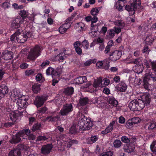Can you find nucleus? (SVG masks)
Returning a JSON list of instances; mask_svg holds the SVG:
<instances>
[{
	"label": "nucleus",
	"mask_w": 156,
	"mask_h": 156,
	"mask_svg": "<svg viewBox=\"0 0 156 156\" xmlns=\"http://www.w3.org/2000/svg\"><path fill=\"white\" fill-rule=\"evenodd\" d=\"M8 92V90L7 86L4 84L0 85V98H3Z\"/></svg>",
	"instance_id": "16"
},
{
	"label": "nucleus",
	"mask_w": 156,
	"mask_h": 156,
	"mask_svg": "<svg viewBox=\"0 0 156 156\" xmlns=\"http://www.w3.org/2000/svg\"><path fill=\"white\" fill-rule=\"evenodd\" d=\"M103 77H100L97 80H95L93 83V86L96 88L98 87L100 85V84L101 83Z\"/></svg>",
	"instance_id": "35"
},
{
	"label": "nucleus",
	"mask_w": 156,
	"mask_h": 156,
	"mask_svg": "<svg viewBox=\"0 0 156 156\" xmlns=\"http://www.w3.org/2000/svg\"><path fill=\"white\" fill-rule=\"evenodd\" d=\"M47 97L45 95L37 96L36 97L34 103L37 108L41 106L47 100Z\"/></svg>",
	"instance_id": "6"
},
{
	"label": "nucleus",
	"mask_w": 156,
	"mask_h": 156,
	"mask_svg": "<svg viewBox=\"0 0 156 156\" xmlns=\"http://www.w3.org/2000/svg\"><path fill=\"white\" fill-rule=\"evenodd\" d=\"M143 99L142 101H144L145 103V105H148L150 104V99L148 93H146L144 94L142 96L141 98Z\"/></svg>",
	"instance_id": "24"
},
{
	"label": "nucleus",
	"mask_w": 156,
	"mask_h": 156,
	"mask_svg": "<svg viewBox=\"0 0 156 156\" xmlns=\"http://www.w3.org/2000/svg\"><path fill=\"white\" fill-rule=\"evenodd\" d=\"M98 137L96 136H94L89 138L87 140V143L88 144H92L96 142L98 140Z\"/></svg>",
	"instance_id": "33"
},
{
	"label": "nucleus",
	"mask_w": 156,
	"mask_h": 156,
	"mask_svg": "<svg viewBox=\"0 0 156 156\" xmlns=\"http://www.w3.org/2000/svg\"><path fill=\"white\" fill-rule=\"evenodd\" d=\"M76 26V29L78 31L84 30L85 29V24L82 22L77 23Z\"/></svg>",
	"instance_id": "32"
},
{
	"label": "nucleus",
	"mask_w": 156,
	"mask_h": 156,
	"mask_svg": "<svg viewBox=\"0 0 156 156\" xmlns=\"http://www.w3.org/2000/svg\"><path fill=\"white\" fill-rule=\"evenodd\" d=\"M103 81H104V83L103 84L102 83H101V84L100 85L101 87H103L108 86L110 83V80L107 78L104 79L103 80Z\"/></svg>",
	"instance_id": "42"
},
{
	"label": "nucleus",
	"mask_w": 156,
	"mask_h": 156,
	"mask_svg": "<svg viewBox=\"0 0 156 156\" xmlns=\"http://www.w3.org/2000/svg\"><path fill=\"white\" fill-rule=\"evenodd\" d=\"M141 61L140 59V58H137L133 60L132 61L130 62L132 63H134L135 64H136V65H142V64L141 62H140V61Z\"/></svg>",
	"instance_id": "51"
},
{
	"label": "nucleus",
	"mask_w": 156,
	"mask_h": 156,
	"mask_svg": "<svg viewBox=\"0 0 156 156\" xmlns=\"http://www.w3.org/2000/svg\"><path fill=\"white\" fill-rule=\"evenodd\" d=\"M46 73L47 75H51L52 78H54L55 74H57V73H55V72L54 69L51 67H48L46 70Z\"/></svg>",
	"instance_id": "34"
},
{
	"label": "nucleus",
	"mask_w": 156,
	"mask_h": 156,
	"mask_svg": "<svg viewBox=\"0 0 156 156\" xmlns=\"http://www.w3.org/2000/svg\"><path fill=\"white\" fill-rule=\"evenodd\" d=\"M150 148L151 151L156 154V140L152 143L150 146Z\"/></svg>",
	"instance_id": "40"
},
{
	"label": "nucleus",
	"mask_w": 156,
	"mask_h": 156,
	"mask_svg": "<svg viewBox=\"0 0 156 156\" xmlns=\"http://www.w3.org/2000/svg\"><path fill=\"white\" fill-rule=\"evenodd\" d=\"M115 32L113 29H111L109 31V37L110 38H112L115 36Z\"/></svg>",
	"instance_id": "57"
},
{
	"label": "nucleus",
	"mask_w": 156,
	"mask_h": 156,
	"mask_svg": "<svg viewBox=\"0 0 156 156\" xmlns=\"http://www.w3.org/2000/svg\"><path fill=\"white\" fill-rule=\"evenodd\" d=\"M66 58V56H64V54L60 53L56 56H55L54 60L56 61H58L60 62H62Z\"/></svg>",
	"instance_id": "22"
},
{
	"label": "nucleus",
	"mask_w": 156,
	"mask_h": 156,
	"mask_svg": "<svg viewBox=\"0 0 156 156\" xmlns=\"http://www.w3.org/2000/svg\"><path fill=\"white\" fill-rule=\"evenodd\" d=\"M74 92L73 88L72 87H68L65 88L64 93L67 95H69L72 94Z\"/></svg>",
	"instance_id": "37"
},
{
	"label": "nucleus",
	"mask_w": 156,
	"mask_h": 156,
	"mask_svg": "<svg viewBox=\"0 0 156 156\" xmlns=\"http://www.w3.org/2000/svg\"><path fill=\"white\" fill-rule=\"evenodd\" d=\"M41 48L39 45H36L31 48L27 57L30 60H34L40 55Z\"/></svg>",
	"instance_id": "4"
},
{
	"label": "nucleus",
	"mask_w": 156,
	"mask_h": 156,
	"mask_svg": "<svg viewBox=\"0 0 156 156\" xmlns=\"http://www.w3.org/2000/svg\"><path fill=\"white\" fill-rule=\"evenodd\" d=\"M88 101L87 98H81L80 99V103L81 105H86Z\"/></svg>",
	"instance_id": "41"
},
{
	"label": "nucleus",
	"mask_w": 156,
	"mask_h": 156,
	"mask_svg": "<svg viewBox=\"0 0 156 156\" xmlns=\"http://www.w3.org/2000/svg\"><path fill=\"white\" fill-rule=\"evenodd\" d=\"M16 103L18 105V108H25L27 107L28 103L27 99L24 96L17 100Z\"/></svg>",
	"instance_id": "7"
},
{
	"label": "nucleus",
	"mask_w": 156,
	"mask_h": 156,
	"mask_svg": "<svg viewBox=\"0 0 156 156\" xmlns=\"http://www.w3.org/2000/svg\"><path fill=\"white\" fill-rule=\"evenodd\" d=\"M73 110V107L71 104H66L64 105L60 111L62 115H66Z\"/></svg>",
	"instance_id": "5"
},
{
	"label": "nucleus",
	"mask_w": 156,
	"mask_h": 156,
	"mask_svg": "<svg viewBox=\"0 0 156 156\" xmlns=\"http://www.w3.org/2000/svg\"><path fill=\"white\" fill-rule=\"evenodd\" d=\"M91 31H93L94 30L98 31V27L96 25H94L93 23L91 24V27L90 28Z\"/></svg>",
	"instance_id": "64"
},
{
	"label": "nucleus",
	"mask_w": 156,
	"mask_h": 156,
	"mask_svg": "<svg viewBox=\"0 0 156 156\" xmlns=\"http://www.w3.org/2000/svg\"><path fill=\"white\" fill-rule=\"evenodd\" d=\"M113 144L115 147L119 148L121 146L122 143L120 140H116L114 142Z\"/></svg>",
	"instance_id": "45"
},
{
	"label": "nucleus",
	"mask_w": 156,
	"mask_h": 156,
	"mask_svg": "<svg viewBox=\"0 0 156 156\" xmlns=\"http://www.w3.org/2000/svg\"><path fill=\"white\" fill-rule=\"evenodd\" d=\"M48 139V138L44 136H40L38 137L37 140V141H44Z\"/></svg>",
	"instance_id": "58"
},
{
	"label": "nucleus",
	"mask_w": 156,
	"mask_h": 156,
	"mask_svg": "<svg viewBox=\"0 0 156 156\" xmlns=\"http://www.w3.org/2000/svg\"><path fill=\"white\" fill-rule=\"evenodd\" d=\"M122 141L125 143H128L129 142V140L128 138L126 136H122L121 138Z\"/></svg>",
	"instance_id": "61"
},
{
	"label": "nucleus",
	"mask_w": 156,
	"mask_h": 156,
	"mask_svg": "<svg viewBox=\"0 0 156 156\" xmlns=\"http://www.w3.org/2000/svg\"><path fill=\"white\" fill-rule=\"evenodd\" d=\"M47 110V108L46 107H43L37 111V112L40 115H41L45 112Z\"/></svg>",
	"instance_id": "52"
},
{
	"label": "nucleus",
	"mask_w": 156,
	"mask_h": 156,
	"mask_svg": "<svg viewBox=\"0 0 156 156\" xmlns=\"http://www.w3.org/2000/svg\"><path fill=\"white\" fill-rule=\"evenodd\" d=\"M19 14L20 16L22 17V20L24 21L28 22L27 19L29 20H31L32 18L27 16L28 15V13L27 11L24 10H21L20 11Z\"/></svg>",
	"instance_id": "19"
},
{
	"label": "nucleus",
	"mask_w": 156,
	"mask_h": 156,
	"mask_svg": "<svg viewBox=\"0 0 156 156\" xmlns=\"http://www.w3.org/2000/svg\"><path fill=\"white\" fill-rule=\"evenodd\" d=\"M116 122V121L115 120L112 121L106 128L101 132V133L103 134H106L111 132L113 129V126Z\"/></svg>",
	"instance_id": "14"
},
{
	"label": "nucleus",
	"mask_w": 156,
	"mask_h": 156,
	"mask_svg": "<svg viewBox=\"0 0 156 156\" xmlns=\"http://www.w3.org/2000/svg\"><path fill=\"white\" fill-rule=\"evenodd\" d=\"M122 4H120L119 2H117L115 5L116 8L119 11L122 10V7L121 5Z\"/></svg>",
	"instance_id": "56"
},
{
	"label": "nucleus",
	"mask_w": 156,
	"mask_h": 156,
	"mask_svg": "<svg viewBox=\"0 0 156 156\" xmlns=\"http://www.w3.org/2000/svg\"><path fill=\"white\" fill-rule=\"evenodd\" d=\"M82 45L83 48L86 49L88 48L89 45L88 41L86 40H84L82 43Z\"/></svg>",
	"instance_id": "49"
},
{
	"label": "nucleus",
	"mask_w": 156,
	"mask_h": 156,
	"mask_svg": "<svg viewBox=\"0 0 156 156\" xmlns=\"http://www.w3.org/2000/svg\"><path fill=\"white\" fill-rule=\"evenodd\" d=\"M121 55V52L118 51H115L110 55V57L112 60L116 61L120 58Z\"/></svg>",
	"instance_id": "17"
},
{
	"label": "nucleus",
	"mask_w": 156,
	"mask_h": 156,
	"mask_svg": "<svg viewBox=\"0 0 156 156\" xmlns=\"http://www.w3.org/2000/svg\"><path fill=\"white\" fill-rule=\"evenodd\" d=\"M41 126V125L40 123H36L33 126L32 130L34 131L37 130H39Z\"/></svg>",
	"instance_id": "43"
},
{
	"label": "nucleus",
	"mask_w": 156,
	"mask_h": 156,
	"mask_svg": "<svg viewBox=\"0 0 156 156\" xmlns=\"http://www.w3.org/2000/svg\"><path fill=\"white\" fill-rule=\"evenodd\" d=\"M143 62L144 65L146 66L147 68H150V64L151 63L150 61H147L146 59H145Z\"/></svg>",
	"instance_id": "62"
},
{
	"label": "nucleus",
	"mask_w": 156,
	"mask_h": 156,
	"mask_svg": "<svg viewBox=\"0 0 156 156\" xmlns=\"http://www.w3.org/2000/svg\"><path fill=\"white\" fill-rule=\"evenodd\" d=\"M57 119V118L56 116L54 117H48L44 120V121H48L49 122H55Z\"/></svg>",
	"instance_id": "46"
},
{
	"label": "nucleus",
	"mask_w": 156,
	"mask_h": 156,
	"mask_svg": "<svg viewBox=\"0 0 156 156\" xmlns=\"http://www.w3.org/2000/svg\"><path fill=\"white\" fill-rule=\"evenodd\" d=\"M81 115V119L79 120L78 126L82 130H88L90 129L93 126V123L90 119L79 112L77 116Z\"/></svg>",
	"instance_id": "2"
},
{
	"label": "nucleus",
	"mask_w": 156,
	"mask_h": 156,
	"mask_svg": "<svg viewBox=\"0 0 156 156\" xmlns=\"http://www.w3.org/2000/svg\"><path fill=\"white\" fill-rule=\"evenodd\" d=\"M135 148V146L134 144H130L125 146L124 147V149L126 152L128 153H131L133 151Z\"/></svg>",
	"instance_id": "25"
},
{
	"label": "nucleus",
	"mask_w": 156,
	"mask_h": 156,
	"mask_svg": "<svg viewBox=\"0 0 156 156\" xmlns=\"http://www.w3.org/2000/svg\"><path fill=\"white\" fill-rule=\"evenodd\" d=\"M96 62L95 59H90L86 62L84 64L85 66H90L92 63H94Z\"/></svg>",
	"instance_id": "50"
},
{
	"label": "nucleus",
	"mask_w": 156,
	"mask_h": 156,
	"mask_svg": "<svg viewBox=\"0 0 156 156\" xmlns=\"http://www.w3.org/2000/svg\"><path fill=\"white\" fill-rule=\"evenodd\" d=\"M131 120L133 124H136L139 123L140 122V118L138 117H135L132 118L131 119Z\"/></svg>",
	"instance_id": "53"
},
{
	"label": "nucleus",
	"mask_w": 156,
	"mask_h": 156,
	"mask_svg": "<svg viewBox=\"0 0 156 156\" xmlns=\"http://www.w3.org/2000/svg\"><path fill=\"white\" fill-rule=\"evenodd\" d=\"M52 147V145L51 144H48L43 146L41 149V153L44 154H49L51 151Z\"/></svg>",
	"instance_id": "11"
},
{
	"label": "nucleus",
	"mask_w": 156,
	"mask_h": 156,
	"mask_svg": "<svg viewBox=\"0 0 156 156\" xmlns=\"http://www.w3.org/2000/svg\"><path fill=\"white\" fill-rule=\"evenodd\" d=\"M153 39L151 36L147 37L146 39V41L147 44H149L152 43L153 41Z\"/></svg>",
	"instance_id": "59"
},
{
	"label": "nucleus",
	"mask_w": 156,
	"mask_h": 156,
	"mask_svg": "<svg viewBox=\"0 0 156 156\" xmlns=\"http://www.w3.org/2000/svg\"><path fill=\"white\" fill-rule=\"evenodd\" d=\"M21 154V149L17 148L12 150L9 153V156H20Z\"/></svg>",
	"instance_id": "21"
},
{
	"label": "nucleus",
	"mask_w": 156,
	"mask_h": 156,
	"mask_svg": "<svg viewBox=\"0 0 156 156\" xmlns=\"http://www.w3.org/2000/svg\"><path fill=\"white\" fill-rule=\"evenodd\" d=\"M107 101L114 106H116L118 104L117 101L112 96L108 97L107 98Z\"/></svg>",
	"instance_id": "29"
},
{
	"label": "nucleus",
	"mask_w": 156,
	"mask_h": 156,
	"mask_svg": "<svg viewBox=\"0 0 156 156\" xmlns=\"http://www.w3.org/2000/svg\"><path fill=\"white\" fill-rule=\"evenodd\" d=\"M101 8L102 7L93 8L91 11V14L93 16L97 15Z\"/></svg>",
	"instance_id": "39"
},
{
	"label": "nucleus",
	"mask_w": 156,
	"mask_h": 156,
	"mask_svg": "<svg viewBox=\"0 0 156 156\" xmlns=\"http://www.w3.org/2000/svg\"><path fill=\"white\" fill-rule=\"evenodd\" d=\"M116 122V121L115 120L112 121L106 128L101 132V133L103 134H106L111 132L113 129V126Z\"/></svg>",
	"instance_id": "13"
},
{
	"label": "nucleus",
	"mask_w": 156,
	"mask_h": 156,
	"mask_svg": "<svg viewBox=\"0 0 156 156\" xmlns=\"http://www.w3.org/2000/svg\"><path fill=\"white\" fill-rule=\"evenodd\" d=\"M133 124L131 120H129L126 122V127L129 128H131Z\"/></svg>",
	"instance_id": "55"
},
{
	"label": "nucleus",
	"mask_w": 156,
	"mask_h": 156,
	"mask_svg": "<svg viewBox=\"0 0 156 156\" xmlns=\"http://www.w3.org/2000/svg\"><path fill=\"white\" fill-rule=\"evenodd\" d=\"M108 59H106L104 60L103 61H99L97 62L96 63L97 66L99 68H101L102 67L103 65H105V69L106 70H108L109 69V64Z\"/></svg>",
	"instance_id": "12"
},
{
	"label": "nucleus",
	"mask_w": 156,
	"mask_h": 156,
	"mask_svg": "<svg viewBox=\"0 0 156 156\" xmlns=\"http://www.w3.org/2000/svg\"><path fill=\"white\" fill-rule=\"evenodd\" d=\"M25 134L23 132H19L16 134L15 136H12V139L10 141V142L12 143H17L21 140V137L23 139L26 138L24 137Z\"/></svg>",
	"instance_id": "8"
},
{
	"label": "nucleus",
	"mask_w": 156,
	"mask_h": 156,
	"mask_svg": "<svg viewBox=\"0 0 156 156\" xmlns=\"http://www.w3.org/2000/svg\"><path fill=\"white\" fill-rule=\"evenodd\" d=\"M122 28H121V27H114L113 28V29L115 33H116L118 34L121 31V30Z\"/></svg>",
	"instance_id": "63"
},
{
	"label": "nucleus",
	"mask_w": 156,
	"mask_h": 156,
	"mask_svg": "<svg viewBox=\"0 0 156 156\" xmlns=\"http://www.w3.org/2000/svg\"><path fill=\"white\" fill-rule=\"evenodd\" d=\"M143 69L144 66L142 65L135 66L133 68L134 71L138 74L141 73Z\"/></svg>",
	"instance_id": "27"
},
{
	"label": "nucleus",
	"mask_w": 156,
	"mask_h": 156,
	"mask_svg": "<svg viewBox=\"0 0 156 156\" xmlns=\"http://www.w3.org/2000/svg\"><path fill=\"white\" fill-rule=\"evenodd\" d=\"M18 114L15 112H12L10 113L9 117L11 120L13 122H16L17 119Z\"/></svg>",
	"instance_id": "30"
},
{
	"label": "nucleus",
	"mask_w": 156,
	"mask_h": 156,
	"mask_svg": "<svg viewBox=\"0 0 156 156\" xmlns=\"http://www.w3.org/2000/svg\"><path fill=\"white\" fill-rule=\"evenodd\" d=\"M23 20L20 17L16 18L13 21L12 23V26L16 28L19 27L20 24L22 23Z\"/></svg>",
	"instance_id": "18"
},
{
	"label": "nucleus",
	"mask_w": 156,
	"mask_h": 156,
	"mask_svg": "<svg viewBox=\"0 0 156 156\" xmlns=\"http://www.w3.org/2000/svg\"><path fill=\"white\" fill-rule=\"evenodd\" d=\"M76 83L77 84H80L84 82H86L87 81V78L85 76H80L75 79Z\"/></svg>",
	"instance_id": "28"
},
{
	"label": "nucleus",
	"mask_w": 156,
	"mask_h": 156,
	"mask_svg": "<svg viewBox=\"0 0 156 156\" xmlns=\"http://www.w3.org/2000/svg\"><path fill=\"white\" fill-rule=\"evenodd\" d=\"M10 6V4L8 1H5L2 3V7L5 9L8 8Z\"/></svg>",
	"instance_id": "47"
},
{
	"label": "nucleus",
	"mask_w": 156,
	"mask_h": 156,
	"mask_svg": "<svg viewBox=\"0 0 156 156\" xmlns=\"http://www.w3.org/2000/svg\"><path fill=\"white\" fill-rule=\"evenodd\" d=\"M68 25V23H66L61 26L59 29V32L62 34L64 33L69 28Z\"/></svg>",
	"instance_id": "31"
},
{
	"label": "nucleus",
	"mask_w": 156,
	"mask_h": 156,
	"mask_svg": "<svg viewBox=\"0 0 156 156\" xmlns=\"http://www.w3.org/2000/svg\"><path fill=\"white\" fill-rule=\"evenodd\" d=\"M151 64L152 69L156 72V61L151 62Z\"/></svg>",
	"instance_id": "60"
},
{
	"label": "nucleus",
	"mask_w": 156,
	"mask_h": 156,
	"mask_svg": "<svg viewBox=\"0 0 156 156\" xmlns=\"http://www.w3.org/2000/svg\"><path fill=\"white\" fill-rule=\"evenodd\" d=\"M36 80L37 81L40 82H43L44 80V78L42 76L41 74H38L37 75L36 77Z\"/></svg>",
	"instance_id": "44"
},
{
	"label": "nucleus",
	"mask_w": 156,
	"mask_h": 156,
	"mask_svg": "<svg viewBox=\"0 0 156 156\" xmlns=\"http://www.w3.org/2000/svg\"><path fill=\"white\" fill-rule=\"evenodd\" d=\"M127 85L123 81H121L117 87V90L120 92H124L126 89Z\"/></svg>",
	"instance_id": "26"
},
{
	"label": "nucleus",
	"mask_w": 156,
	"mask_h": 156,
	"mask_svg": "<svg viewBox=\"0 0 156 156\" xmlns=\"http://www.w3.org/2000/svg\"><path fill=\"white\" fill-rule=\"evenodd\" d=\"M136 5V3L132 2L131 5H126L125 7V9L129 12L130 15H132L135 12L137 7Z\"/></svg>",
	"instance_id": "10"
},
{
	"label": "nucleus",
	"mask_w": 156,
	"mask_h": 156,
	"mask_svg": "<svg viewBox=\"0 0 156 156\" xmlns=\"http://www.w3.org/2000/svg\"><path fill=\"white\" fill-rule=\"evenodd\" d=\"M22 30H18L11 36V40L12 42L16 41L19 43H23L27 40L28 37L31 36L30 32H28L25 34L21 33Z\"/></svg>",
	"instance_id": "1"
},
{
	"label": "nucleus",
	"mask_w": 156,
	"mask_h": 156,
	"mask_svg": "<svg viewBox=\"0 0 156 156\" xmlns=\"http://www.w3.org/2000/svg\"><path fill=\"white\" fill-rule=\"evenodd\" d=\"M2 58L6 60L11 59L13 58L12 52L7 51L3 52L2 54Z\"/></svg>",
	"instance_id": "23"
},
{
	"label": "nucleus",
	"mask_w": 156,
	"mask_h": 156,
	"mask_svg": "<svg viewBox=\"0 0 156 156\" xmlns=\"http://www.w3.org/2000/svg\"><path fill=\"white\" fill-rule=\"evenodd\" d=\"M32 90L35 93H37L40 90V85L39 84H35L32 87Z\"/></svg>",
	"instance_id": "38"
},
{
	"label": "nucleus",
	"mask_w": 156,
	"mask_h": 156,
	"mask_svg": "<svg viewBox=\"0 0 156 156\" xmlns=\"http://www.w3.org/2000/svg\"><path fill=\"white\" fill-rule=\"evenodd\" d=\"M35 70L34 69H28L25 71L26 75L29 76L33 75L35 73Z\"/></svg>",
	"instance_id": "48"
},
{
	"label": "nucleus",
	"mask_w": 156,
	"mask_h": 156,
	"mask_svg": "<svg viewBox=\"0 0 156 156\" xmlns=\"http://www.w3.org/2000/svg\"><path fill=\"white\" fill-rule=\"evenodd\" d=\"M128 106L131 110L137 111L144 108L145 106V103L143 101L140 99L138 100H134L129 102Z\"/></svg>",
	"instance_id": "3"
},
{
	"label": "nucleus",
	"mask_w": 156,
	"mask_h": 156,
	"mask_svg": "<svg viewBox=\"0 0 156 156\" xmlns=\"http://www.w3.org/2000/svg\"><path fill=\"white\" fill-rule=\"evenodd\" d=\"M116 122V121L115 120L112 121L106 128L101 132V133L103 134H106L111 132L113 129V126Z\"/></svg>",
	"instance_id": "15"
},
{
	"label": "nucleus",
	"mask_w": 156,
	"mask_h": 156,
	"mask_svg": "<svg viewBox=\"0 0 156 156\" xmlns=\"http://www.w3.org/2000/svg\"><path fill=\"white\" fill-rule=\"evenodd\" d=\"M23 97L22 93L19 90L15 89L13 90V94L11 95V99L13 101H16L17 100Z\"/></svg>",
	"instance_id": "9"
},
{
	"label": "nucleus",
	"mask_w": 156,
	"mask_h": 156,
	"mask_svg": "<svg viewBox=\"0 0 156 156\" xmlns=\"http://www.w3.org/2000/svg\"><path fill=\"white\" fill-rule=\"evenodd\" d=\"M145 78L148 80L152 79L153 81H155L156 80V74L151 72L150 70H148L145 74Z\"/></svg>",
	"instance_id": "20"
},
{
	"label": "nucleus",
	"mask_w": 156,
	"mask_h": 156,
	"mask_svg": "<svg viewBox=\"0 0 156 156\" xmlns=\"http://www.w3.org/2000/svg\"><path fill=\"white\" fill-rule=\"evenodd\" d=\"M113 154L112 152L111 151L104 152L102 153L101 156H112Z\"/></svg>",
	"instance_id": "54"
},
{
	"label": "nucleus",
	"mask_w": 156,
	"mask_h": 156,
	"mask_svg": "<svg viewBox=\"0 0 156 156\" xmlns=\"http://www.w3.org/2000/svg\"><path fill=\"white\" fill-rule=\"evenodd\" d=\"M114 24L117 26L123 28L125 26L124 22L121 20H117L113 22Z\"/></svg>",
	"instance_id": "36"
}]
</instances>
